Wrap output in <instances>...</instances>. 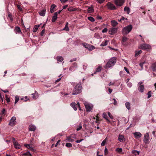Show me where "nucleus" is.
I'll return each instance as SVG.
<instances>
[{"mask_svg": "<svg viewBox=\"0 0 156 156\" xmlns=\"http://www.w3.org/2000/svg\"><path fill=\"white\" fill-rule=\"evenodd\" d=\"M82 88V85L80 82L77 84L74 88L72 94L77 95L81 93Z\"/></svg>", "mask_w": 156, "mask_h": 156, "instance_id": "obj_1", "label": "nucleus"}, {"mask_svg": "<svg viewBox=\"0 0 156 156\" xmlns=\"http://www.w3.org/2000/svg\"><path fill=\"white\" fill-rule=\"evenodd\" d=\"M116 62V59L115 57L110 58L105 65V68H110L113 66Z\"/></svg>", "mask_w": 156, "mask_h": 156, "instance_id": "obj_2", "label": "nucleus"}, {"mask_svg": "<svg viewBox=\"0 0 156 156\" xmlns=\"http://www.w3.org/2000/svg\"><path fill=\"white\" fill-rule=\"evenodd\" d=\"M132 28V25L129 24L123 28L122 31V33L124 34L127 35L131 31Z\"/></svg>", "mask_w": 156, "mask_h": 156, "instance_id": "obj_3", "label": "nucleus"}, {"mask_svg": "<svg viewBox=\"0 0 156 156\" xmlns=\"http://www.w3.org/2000/svg\"><path fill=\"white\" fill-rule=\"evenodd\" d=\"M142 84L143 82H140L138 84V85L139 86L138 90L141 93L143 92L144 90V86Z\"/></svg>", "mask_w": 156, "mask_h": 156, "instance_id": "obj_4", "label": "nucleus"}, {"mask_svg": "<svg viewBox=\"0 0 156 156\" xmlns=\"http://www.w3.org/2000/svg\"><path fill=\"white\" fill-rule=\"evenodd\" d=\"M107 6L108 9L110 10H115L116 9V8L115 5L110 2H108L107 4Z\"/></svg>", "mask_w": 156, "mask_h": 156, "instance_id": "obj_5", "label": "nucleus"}, {"mask_svg": "<svg viewBox=\"0 0 156 156\" xmlns=\"http://www.w3.org/2000/svg\"><path fill=\"white\" fill-rule=\"evenodd\" d=\"M16 118L15 116L12 117L9 123V125L11 126H13L15 125Z\"/></svg>", "mask_w": 156, "mask_h": 156, "instance_id": "obj_6", "label": "nucleus"}, {"mask_svg": "<svg viewBox=\"0 0 156 156\" xmlns=\"http://www.w3.org/2000/svg\"><path fill=\"white\" fill-rule=\"evenodd\" d=\"M125 0H115V4L118 6H121L124 2Z\"/></svg>", "mask_w": 156, "mask_h": 156, "instance_id": "obj_7", "label": "nucleus"}, {"mask_svg": "<svg viewBox=\"0 0 156 156\" xmlns=\"http://www.w3.org/2000/svg\"><path fill=\"white\" fill-rule=\"evenodd\" d=\"M149 139L150 137L149 134L148 133H147L144 135V142L146 144L148 143V141L149 140Z\"/></svg>", "mask_w": 156, "mask_h": 156, "instance_id": "obj_8", "label": "nucleus"}, {"mask_svg": "<svg viewBox=\"0 0 156 156\" xmlns=\"http://www.w3.org/2000/svg\"><path fill=\"white\" fill-rule=\"evenodd\" d=\"M85 107L87 112H90L92 110L93 106L92 105L84 104Z\"/></svg>", "mask_w": 156, "mask_h": 156, "instance_id": "obj_9", "label": "nucleus"}, {"mask_svg": "<svg viewBox=\"0 0 156 156\" xmlns=\"http://www.w3.org/2000/svg\"><path fill=\"white\" fill-rule=\"evenodd\" d=\"M150 48V46L149 45L146 44H141L140 46V48L143 50L148 49Z\"/></svg>", "mask_w": 156, "mask_h": 156, "instance_id": "obj_10", "label": "nucleus"}, {"mask_svg": "<svg viewBox=\"0 0 156 156\" xmlns=\"http://www.w3.org/2000/svg\"><path fill=\"white\" fill-rule=\"evenodd\" d=\"M117 29L116 28H111L109 30V33L111 35H113L117 32Z\"/></svg>", "mask_w": 156, "mask_h": 156, "instance_id": "obj_11", "label": "nucleus"}, {"mask_svg": "<svg viewBox=\"0 0 156 156\" xmlns=\"http://www.w3.org/2000/svg\"><path fill=\"white\" fill-rule=\"evenodd\" d=\"M134 137L136 139H139L142 136L141 133L138 132H135L133 133Z\"/></svg>", "mask_w": 156, "mask_h": 156, "instance_id": "obj_12", "label": "nucleus"}, {"mask_svg": "<svg viewBox=\"0 0 156 156\" xmlns=\"http://www.w3.org/2000/svg\"><path fill=\"white\" fill-rule=\"evenodd\" d=\"M14 31L16 34H20L22 33V32L20 27L18 26L15 27L14 29Z\"/></svg>", "mask_w": 156, "mask_h": 156, "instance_id": "obj_13", "label": "nucleus"}, {"mask_svg": "<svg viewBox=\"0 0 156 156\" xmlns=\"http://www.w3.org/2000/svg\"><path fill=\"white\" fill-rule=\"evenodd\" d=\"M36 129V127L34 125H30L29 126V131H34Z\"/></svg>", "mask_w": 156, "mask_h": 156, "instance_id": "obj_14", "label": "nucleus"}, {"mask_svg": "<svg viewBox=\"0 0 156 156\" xmlns=\"http://www.w3.org/2000/svg\"><path fill=\"white\" fill-rule=\"evenodd\" d=\"M118 140L121 142H124L125 139L124 136L122 135H119L118 137Z\"/></svg>", "mask_w": 156, "mask_h": 156, "instance_id": "obj_15", "label": "nucleus"}, {"mask_svg": "<svg viewBox=\"0 0 156 156\" xmlns=\"http://www.w3.org/2000/svg\"><path fill=\"white\" fill-rule=\"evenodd\" d=\"M13 144L16 148L19 149L21 148L20 145L16 141L13 142Z\"/></svg>", "mask_w": 156, "mask_h": 156, "instance_id": "obj_16", "label": "nucleus"}, {"mask_svg": "<svg viewBox=\"0 0 156 156\" xmlns=\"http://www.w3.org/2000/svg\"><path fill=\"white\" fill-rule=\"evenodd\" d=\"M24 146L26 147L27 148L30 150L31 151H34V148L32 147V146L28 144H25Z\"/></svg>", "mask_w": 156, "mask_h": 156, "instance_id": "obj_17", "label": "nucleus"}, {"mask_svg": "<svg viewBox=\"0 0 156 156\" xmlns=\"http://www.w3.org/2000/svg\"><path fill=\"white\" fill-rule=\"evenodd\" d=\"M67 9L68 10L69 12H73L77 10L78 9L77 8H74L72 7H70L68 8Z\"/></svg>", "mask_w": 156, "mask_h": 156, "instance_id": "obj_18", "label": "nucleus"}, {"mask_svg": "<svg viewBox=\"0 0 156 156\" xmlns=\"http://www.w3.org/2000/svg\"><path fill=\"white\" fill-rule=\"evenodd\" d=\"M56 13H55L54 16H52L51 21L53 22H54L57 18V16L56 15Z\"/></svg>", "mask_w": 156, "mask_h": 156, "instance_id": "obj_19", "label": "nucleus"}, {"mask_svg": "<svg viewBox=\"0 0 156 156\" xmlns=\"http://www.w3.org/2000/svg\"><path fill=\"white\" fill-rule=\"evenodd\" d=\"M151 68L153 71L156 72V63L152 64Z\"/></svg>", "mask_w": 156, "mask_h": 156, "instance_id": "obj_20", "label": "nucleus"}, {"mask_svg": "<svg viewBox=\"0 0 156 156\" xmlns=\"http://www.w3.org/2000/svg\"><path fill=\"white\" fill-rule=\"evenodd\" d=\"M70 105L72 106L75 111H76L77 109V107H76V104L75 102H72L70 104Z\"/></svg>", "mask_w": 156, "mask_h": 156, "instance_id": "obj_21", "label": "nucleus"}, {"mask_svg": "<svg viewBox=\"0 0 156 156\" xmlns=\"http://www.w3.org/2000/svg\"><path fill=\"white\" fill-rule=\"evenodd\" d=\"M128 39L126 37H122V45H125V42H126L127 40Z\"/></svg>", "mask_w": 156, "mask_h": 156, "instance_id": "obj_22", "label": "nucleus"}, {"mask_svg": "<svg viewBox=\"0 0 156 156\" xmlns=\"http://www.w3.org/2000/svg\"><path fill=\"white\" fill-rule=\"evenodd\" d=\"M111 23L112 26L113 27L116 26L118 24L117 22L115 20L111 21Z\"/></svg>", "mask_w": 156, "mask_h": 156, "instance_id": "obj_23", "label": "nucleus"}, {"mask_svg": "<svg viewBox=\"0 0 156 156\" xmlns=\"http://www.w3.org/2000/svg\"><path fill=\"white\" fill-rule=\"evenodd\" d=\"M57 60L58 62H62L63 59L62 56H58L57 57Z\"/></svg>", "mask_w": 156, "mask_h": 156, "instance_id": "obj_24", "label": "nucleus"}, {"mask_svg": "<svg viewBox=\"0 0 156 156\" xmlns=\"http://www.w3.org/2000/svg\"><path fill=\"white\" fill-rule=\"evenodd\" d=\"M103 117L105 118L107 121V122L108 123H110V121L108 119V117L106 115V114L105 113H103Z\"/></svg>", "mask_w": 156, "mask_h": 156, "instance_id": "obj_25", "label": "nucleus"}, {"mask_svg": "<svg viewBox=\"0 0 156 156\" xmlns=\"http://www.w3.org/2000/svg\"><path fill=\"white\" fill-rule=\"evenodd\" d=\"M46 12V9H43L39 13V14L40 16H44L45 15V12Z\"/></svg>", "mask_w": 156, "mask_h": 156, "instance_id": "obj_26", "label": "nucleus"}, {"mask_svg": "<svg viewBox=\"0 0 156 156\" xmlns=\"http://www.w3.org/2000/svg\"><path fill=\"white\" fill-rule=\"evenodd\" d=\"M55 7L56 5L54 4H53L51 5L50 9V12L51 13H52L54 12V9H55Z\"/></svg>", "mask_w": 156, "mask_h": 156, "instance_id": "obj_27", "label": "nucleus"}, {"mask_svg": "<svg viewBox=\"0 0 156 156\" xmlns=\"http://www.w3.org/2000/svg\"><path fill=\"white\" fill-rule=\"evenodd\" d=\"M102 67L100 66H99L96 69L94 73H96V72H99L101 71L102 69Z\"/></svg>", "mask_w": 156, "mask_h": 156, "instance_id": "obj_28", "label": "nucleus"}, {"mask_svg": "<svg viewBox=\"0 0 156 156\" xmlns=\"http://www.w3.org/2000/svg\"><path fill=\"white\" fill-rule=\"evenodd\" d=\"M108 40H105V41L102 42L101 46H104L107 45L108 44Z\"/></svg>", "mask_w": 156, "mask_h": 156, "instance_id": "obj_29", "label": "nucleus"}, {"mask_svg": "<svg viewBox=\"0 0 156 156\" xmlns=\"http://www.w3.org/2000/svg\"><path fill=\"white\" fill-rule=\"evenodd\" d=\"M142 52V51L141 50H139V51H135V56L136 57L138 56L139 54H141Z\"/></svg>", "mask_w": 156, "mask_h": 156, "instance_id": "obj_30", "label": "nucleus"}, {"mask_svg": "<svg viewBox=\"0 0 156 156\" xmlns=\"http://www.w3.org/2000/svg\"><path fill=\"white\" fill-rule=\"evenodd\" d=\"M40 24L38 25H37L34 27L33 30L34 32H36L37 31V29L40 27Z\"/></svg>", "mask_w": 156, "mask_h": 156, "instance_id": "obj_31", "label": "nucleus"}, {"mask_svg": "<svg viewBox=\"0 0 156 156\" xmlns=\"http://www.w3.org/2000/svg\"><path fill=\"white\" fill-rule=\"evenodd\" d=\"M125 105L127 108L128 109H130V104L129 102H127L126 103Z\"/></svg>", "mask_w": 156, "mask_h": 156, "instance_id": "obj_32", "label": "nucleus"}, {"mask_svg": "<svg viewBox=\"0 0 156 156\" xmlns=\"http://www.w3.org/2000/svg\"><path fill=\"white\" fill-rule=\"evenodd\" d=\"M83 46L86 48H88L90 47V45L86 43H82Z\"/></svg>", "mask_w": 156, "mask_h": 156, "instance_id": "obj_33", "label": "nucleus"}, {"mask_svg": "<svg viewBox=\"0 0 156 156\" xmlns=\"http://www.w3.org/2000/svg\"><path fill=\"white\" fill-rule=\"evenodd\" d=\"M88 12L89 13H92L94 11V9L92 7H89L88 9Z\"/></svg>", "mask_w": 156, "mask_h": 156, "instance_id": "obj_34", "label": "nucleus"}, {"mask_svg": "<svg viewBox=\"0 0 156 156\" xmlns=\"http://www.w3.org/2000/svg\"><path fill=\"white\" fill-rule=\"evenodd\" d=\"M66 140L68 142H72L74 141V140L71 138V136L67 137Z\"/></svg>", "mask_w": 156, "mask_h": 156, "instance_id": "obj_35", "label": "nucleus"}, {"mask_svg": "<svg viewBox=\"0 0 156 156\" xmlns=\"http://www.w3.org/2000/svg\"><path fill=\"white\" fill-rule=\"evenodd\" d=\"M132 153L133 154H134L135 155H136V154H137V155H139L140 153L139 151L136 150H133L132 151Z\"/></svg>", "mask_w": 156, "mask_h": 156, "instance_id": "obj_36", "label": "nucleus"}, {"mask_svg": "<svg viewBox=\"0 0 156 156\" xmlns=\"http://www.w3.org/2000/svg\"><path fill=\"white\" fill-rule=\"evenodd\" d=\"M124 10L125 11L127 12V13L128 14L130 12V9L129 8L127 7H125L124 8Z\"/></svg>", "mask_w": 156, "mask_h": 156, "instance_id": "obj_37", "label": "nucleus"}, {"mask_svg": "<svg viewBox=\"0 0 156 156\" xmlns=\"http://www.w3.org/2000/svg\"><path fill=\"white\" fill-rule=\"evenodd\" d=\"M19 97L18 96H16L15 97V104H16L19 100Z\"/></svg>", "mask_w": 156, "mask_h": 156, "instance_id": "obj_38", "label": "nucleus"}, {"mask_svg": "<svg viewBox=\"0 0 156 156\" xmlns=\"http://www.w3.org/2000/svg\"><path fill=\"white\" fill-rule=\"evenodd\" d=\"M88 19L89 20L92 22H93L95 21L94 18L91 16L88 17Z\"/></svg>", "mask_w": 156, "mask_h": 156, "instance_id": "obj_39", "label": "nucleus"}, {"mask_svg": "<svg viewBox=\"0 0 156 156\" xmlns=\"http://www.w3.org/2000/svg\"><path fill=\"white\" fill-rule=\"evenodd\" d=\"M116 151L119 153H121L122 151V149L120 148H117L116 149Z\"/></svg>", "mask_w": 156, "mask_h": 156, "instance_id": "obj_40", "label": "nucleus"}, {"mask_svg": "<svg viewBox=\"0 0 156 156\" xmlns=\"http://www.w3.org/2000/svg\"><path fill=\"white\" fill-rule=\"evenodd\" d=\"M23 154L24 155L32 156L29 151H27L26 153H23Z\"/></svg>", "mask_w": 156, "mask_h": 156, "instance_id": "obj_41", "label": "nucleus"}, {"mask_svg": "<svg viewBox=\"0 0 156 156\" xmlns=\"http://www.w3.org/2000/svg\"><path fill=\"white\" fill-rule=\"evenodd\" d=\"M78 126V128L76 129V130L77 131H78L82 129V124L81 123H80V124L79 126Z\"/></svg>", "mask_w": 156, "mask_h": 156, "instance_id": "obj_42", "label": "nucleus"}, {"mask_svg": "<svg viewBox=\"0 0 156 156\" xmlns=\"http://www.w3.org/2000/svg\"><path fill=\"white\" fill-rule=\"evenodd\" d=\"M8 17L10 19L11 21H13V19L12 16V14L10 13H9L8 15Z\"/></svg>", "mask_w": 156, "mask_h": 156, "instance_id": "obj_43", "label": "nucleus"}, {"mask_svg": "<svg viewBox=\"0 0 156 156\" xmlns=\"http://www.w3.org/2000/svg\"><path fill=\"white\" fill-rule=\"evenodd\" d=\"M66 146L68 147H72V144L70 143H66Z\"/></svg>", "mask_w": 156, "mask_h": 156, "instance_id": "obj_44", "label": "nucleus"}, {"mask_svg": "<svg viewBox=\"0 0 156 156\" xmlns=\"http://www.w3.org/2000/svg\"><path fill=\"white\" fill-rule=\"evenodd\" d=\"M147 94L148 95L147 98H149L151 96V91H148L147 93Z\"/></svg>", "mask_w": 156, "mask_h": 156, "instance_id": "obj_45", "label": "nucleus"}, {"mask_svg": "<svg viewBox=\"0 0 156 156\" xmlns=\"http://www.w3.org/2000/svg\"><path fill=\"white\" fill-rule=\"evenodd\" d=\"M5 98H6V101L8 103L10 101V98L8 97V96L7 95H5Z\"/></svg>", "mask_w": 156, "mask_h": 156, "instance_id": "obj_46", "label": "nucleus"}, {"mask_svg": "<svg viewBox=\"0 0 156 156\" xmlns=\"http://www.w3.org/2000/svg\"><path fill=\"white\" fill-rule=\"evenodd\" d=\"M106 138L104 140H103V141L101 143V146H104L106 143Z\"/></svg>", "mask_w": 156, "mask_h": 156, "instance_id": "obj_47", "label": "nucleus"}, {"mask_svg": "<svg viewBox=\"0 0 156 156\" xmlns=\"http://www.w3.org/2000/svg\"><path fill=\"white\" fill-rule=\"evenodd\" d=\"M108 114L109 116V117L111 119H113V117L112 115L109 112H108Z\"/></svg>", "mask_w": 156, "mask_h": 156, "instance_id": "obj_48", "label": "nucleus"}, {"mask_svg": "<svg viewBox=\"0 0 156 156\" xmlns=\"http://www.w3.org/2000/svg\"><path fill=\"white\" fill-rule=\"evenodd\" d=\"M72 67L73 68V69H76L77 67V64L76 63L74 62L73 64V66H72Z\"/></svg>", "mask_w": 156, "mask_h": 156, "instance_id": "obj_49", "label": "nucleus"}, {"mask_svg": "<svg viewBox=\"0 0 156 156\" xmlns=\"http://www.w3.org/2000/svg\"><path fill=\"white\" fill-rule=\"evenodd\" d=\"M104 152H105V155H107L108 154V150L107 148H106V147H105V149Z\"/></svg>", "mask_w": 156, "mask_h": 156, "instance_id": "obj_50", "label": "nucleus"}, {"mask_svg": "<svg viewBox=\"0 0 156 156\" xmlns=\"http://www.w3.org/2000/svg\"><path fill=\"white\" fill-rule=\"evenodd\" d=\"M107 31H108L107 29L106 28H104L102 30V33H104L107 32Z\"/></svg>", "mask_w": 156, "mask_h": 156, "instance_id": "obj_51", "label": "nucleus"}, {"mask_svg": "<svg viewBox=\"0 0 156 156\" xmlns=\"http://www.w3.org/2000/svg\"><path fill=\"white\" fill-rule=\"evenodd\" d=\"M63 30H66L67 31H69V28L68 26L65 27V28L63 29Z\"/></svg>", "mask_w": 156, "mask_h": 156, "instance_id": "obj_52", "label": "nucleus"}, {"mask_svg": "<svg viewBox=\"0 0 156 156\" xmlns=\"http://www.w3.org/2000/svg\"><path fill=\"white\" fill-rule=\"evenodd\" d=\"M105 0H97V1L98 3H99L100 4H101L103 2L105 1Z\"/></svg>", "mask_w": 156, "mask_h": 156, "instance_id": "obj_53", "label": "nucleus"}, {"mask_svg": "<svg viewBox=\"0 0 156 156\" xmlns=\"http://www.w3.org/2000/svg\"><path fill=\"white\" fill-rule=\"evenodd\" d=\"M112 100L114 101L113 104L115 105H116L117 104V102L115 98H113Z\"/></svg>", "mask_w": 156, "mask_h": 156, "instance_id": "obj_54", "label": "nucleus"}, {"mask_svg": "<svg viewBox=\"0 0 156 156\" xmlns=\"http://www.w3.org/2000/svg\"><path fill=\"white\" fill-rule=\"evenodd\" d=\"M45 32V30L44 29L41 32V36H43L44 33Z\"/></svg>", "mask_w": 156, "mask_h": 156, "instance_id": "obj_55", "label": "nucleus"}, {"mask_svg": "<svg viewBox=\"0 0 156 156\" xmlns=\"http://www.w3.org/2000/svg\"><path fill=\"white\" fill-rule=\"evenodd\" d=\"M124 70L128 74H129V72L128 69L126 67H124Z\"/></svg>", "mask_w": 156, "mask_h": 156, "instance_id": "obj_56", "label": "nucleus"}, {"mask_svg": "<svg viewBox=\"0 0 156 156\" xmlns=\"http://www.w3.org/2000/svg\"><path fill=\"white\" fill-rule=\"evenodd\" d=\"M125 18H124V17L123 16H122L121 17V18L120 19V20H118V21H119V22H121L122 21V20H125Z\"/></svg>", "mask_w": 156, "mask_h": 156, "instance_id": "obj_57", "label": "nucleus"}, {"mask_svg": "<svg viewBox=\"0 0 156 156\" xmlns=\"http://www.w3.org/2000/svg\"><path fill=\"white\" fill-rule=\"evenodd\" d=\"M97 18L98 20H101L102 17L99 15L97 16Z\"/></svg>", "mask_w": 156, "mask_h": 156, "instance_id": "obj_58", "label": "nucleus"}, {"mask_svg": "<svg viewBox=\"0 0 156 156\" xmlns=\"http://www.w3.org/2000/svg\"><path fill=\"white\" fill-rule=\"evenodd\" d=\"M144 63H140L139 64L140 66L141 67V69H143V66L144 65Z\"/></svg>", "mask_w": 156, "mask_h": 156, "instance_id": "obj_59", "label": "nucleus"}, {"mask_svg": "<svg viewBox=\"0 0 156 156\" xmlns=\"http://www.w3.org/2000/svg\"><path fill=\"white\" fill-rule=\"evenodd\" d=\"M76 106H77L78 107L79 110H80V109H81L80 106V104L78 102L76 104Z\"/></svg>", "mask_w": 156, "mask_h": 156, "instance_id": "obj_60", "label": "nucleus"}, {"mask_svg": "<svg viewBox=\"0 0 156 156\" xmlns=\"http://www.w3.org/2000/svg\"><path fill=\"white\" fill-rule=\"evenodd\" d=\"M17 7L20 11H21L22 10V8L20 7V5H17Z\"/></svg>", "mask_w": 156, "mask_h": 156, "instance_id": "obj_61", "label": "nucleus"}, {"mask_svg": "<svg viewBox=\"0 0 156 156\" xmlns=\"http://www.w3.org/2000/svg\"><path fill=\"white\" fill-rule=\"evenodd\" d=\"M132 85V83H129L127 84V86L129 87H130Z\"/></svg>", "mask_w": 156, "mask_h": 156, "instance_id": "obj_62", "label": "nucleus"}, {"mask_svg": "<svg viewBox=\"0 0 156 156\" xmlns=\"http://www.w3.org/2000/svg\"><path fill=\"white\" fill-rule=\"evenodd\" d=\"M83 140V139H82L80 140H77L76 141V142L77 143H79Z\"/></svg>", "mask_w": 156, "mask_h": 156, "instance_id": "obj_63", "label": "nucleus"}, {"mask_svg": "<svg viewBox=\"0 0 156 156\" xmlns=\"http://www.w3.org/2000/svg\"><path fill=\"white\" fill-rule=\"evenodd\" d=\"M5 109L4 108H3L2 110V113L3 114H5Z\"/></svg>", "mask_w": 156, "mask_h": 156, "instance_id": "obj_64", "label": "nucleus"}]
</instances>
